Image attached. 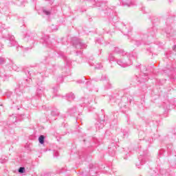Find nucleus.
Wrapping results in <instances>:
<instances>
[{"label":"nucleus","instance_id":"obj_1","mask_svg":"<svg viewBox=\"0 0 176 176\" xmlns=\"http://www.w3.org/2000/svg\"><path fill=\"white\" fill-rule=\"evenodd\" d=\"M38 142H39L40 144H45V136L41 135V136L38 138Z\"/></svg>","mask_w":176,"mask_h":176},{"label":"nucleus","instance_id":"obj_2","mask_svg":"<svg viewBox=\"0 0 176 176\" xmlns=\"http://www.w3.org/2000/svg\"><path fill=\"white\" fill-rule=\"evenodd\" d=\"M24 170H25L24 168L21 167V168L19 169V173H24Z\"/></svg>","mask_w":176,"mask_h":176},{"label":"nucleus","instance_id":"obj_3","mask_svg":"<svg viewBox=\"0 0 176 176\" xmlns=\"http://www.w3.org/2000/svg\"><path fill=\"white\" fill-rule=\"evenodd\" d=\"M44 12L45 13V14H50V13L47 11H44Z\"/></svg>","mask_w":176,"mask_h":176},{"label":"nucleus","instance_id":"obj_4","mask_svg":"<svg viewBox=\"0 0 176 176\" xmlns=\"http://www.w3.org/2000/svg\"><path fill=\"white\" fill-rule=\"evenodd\" d=\"M173 50L176 51V45H174V46L173 47Z\"/></svg>","mask_w":176,"mask_h":176}]
</instances>
